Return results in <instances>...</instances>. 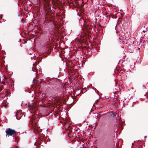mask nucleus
<instances>
[{
    "label": "nucleus",
    "instance_id": "6e6552de",
    "mask_svg": "<svg viewBox=\"0 0 148 148\" xmlns=\"http://www.w3.org/2000/svg\"><path fill=\"white\" fill-rule=\"evenodd\" d=\"M21 20L22 21H23V19L22 18L21 19Z\"/></svg>",
    "mask_w": 148,
    "mask_h": 148
},
{
    "label": "nucleus",
    "instance_id": "423d86ee",
    "mask_svg": "<svg viewBox=\"0 0 148 148\" xmlns=\"http://www.w3.org/2000/svg\"><path fill=\"white\" fill-rule=\"evenodd\" d=\"M2 82L3 83V84H5V82Z\"/></svg>",
    "mask_w": 148,
    "mask_h": 148
},
{
    "label": "nucleus",
    "instance_id": "f03ea898",
    "mask_svg": "<svg viewBox=\"0 0 148 148\" xmlns=\"http://www.w3.org/2000/svg\"><path fill=\"white\" fill-rule=\"evenodd\" d=\"M66 67L69 73H73L74 70H75L77 69V67H75L73 65H66Z\"/></svg>",
    "mask_w": 148,
    "mask_h": 148
},
{
    "label": "nucleus",
    "instance_id": "9b49d317",
    "mask_svg": "<svg viewBox=\"0 0 148 148\" xmlns=\"http://www.w3.org/2000/svg\"><path fill=\"white\" fill-rule=\"evenodd\" d=\"M18 16H20V15H18Z\"/></svg>",
    "mask_w": 148,
    "mask_h": 148
},
{
    "label": "nucleus",
    "instance_id": "20e7f679",
    "mask_svg": "<svg viewBox=\"0 0 148 148\" xmlns=\"http://www.w3.org/2000/svg\"><path fill=\"white\" fill-rule=\"evenodd\" d=\"M111 113H112V114H111V115L113 117H114L115 116H116V113L115 112H111Z\"/></svg>",
    "mask_w": 148,
    "mask_h": 148
},
{
    "label": "nucleus",
    "instance_id": "39448f33",
    "mask_svg": "<svg viewBox=\"0 0 148 148\" xmlns=\"http://www.w3.org/2000/svg\"><path fill=\"white\" fill-rule=\"evenodd\" d=\"M39 61H37V62H36V64H39Z\"/></svg>",
    "mask_w": 148,
    "mask_h": 148
},
{
    "label": "nucleus",
    "instance_id": "0eeeda50",
    "mask_svg": "<svg viewBox=\"0 0 148 148\" xmlns=\"http://www.w3.org/2000/svg\"><path fill=\"white\" fill-rule=\"evenodd\" d=\"M147 137V136H145L144 137V138H146Z\"/></svg>",
    "mask_w": 148,
    "mask_h": 148
},
{
    "label": "nucleus",
    "instance_id": "f8f14e48",
    "mask_svg": "<svg viewBox=\"0 0 148 148\" xmlns=\"http://www.w3.org/2000/svg\"><path fill=\"white\" fill-rule=\"evenodd\" d=\"M33 65H34V64H33Z\"/></svg>",
    "mask_w": 148,
    "mask_h": 148
},
{
    "label": "nucleus",
    "instance_id": "f257e3e1",
    "mask_svg": "<svg viewBox=\"0 0 148 148\" xmlns=\"http://www.w3.org/2000/svg\"><path fill=\"white\" fill-rule=\"evenodd\" d=\"M6 133V136H12L14 134H16V132L15 130H12L10 128H6L5 131Z\"/></svg>",
    "mask_w": 148,
    "mask_h": 148
},
{
    "label": "nucleus",
    "instance_id": "7ed1b4c3",
    "mask_svg": "<svg viewBox=\"0 0 148 148\" xmlns=\"http://www.w3.org/2000/svg\"><path fill=\"white\" fill-rule=\"evenodd\" d=\"M36 66V65H34V66L33 67V68H32V70L33 71L37 73L38 71V69H37Z\"/></svg>",
    "mask_w": 148,
    "mask_h": 148
},
{
    "label": "nucleus",
    "instance_id": "9d476101",
    "mask_svg": "<svg viewBox=\"0 0 148 148\" xmlns=\"http://www.w3.org/2000/svg\"><path fill=\"white\" fill-rule=\"evenodd\" d=\"M117 67H118V66H116V68L117 69Z\"/></svg>",
    "mask_w": 148,
    "mask_h": 148
},
{
    "label": "nucleus",
    "instance_id": "1a4fd4ad",
    "mask_svg": "<svg viewBox=\"0 0 148 148\" xmlns=\"http://www.w3.org/2000/svg\"><path fill=\"white\" fill-rule=\"evenodd\" d=\"M16 116H17V113L16 114Z\"/></svg>",
    "mask_w": 148,
    "mask_h": 148
}]
</instances>
